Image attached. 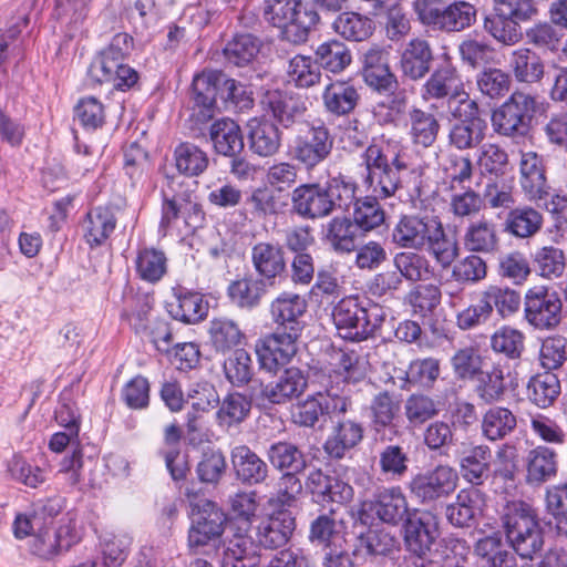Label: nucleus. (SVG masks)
Returning <instances> with one entry per match:
<instances>
[{
  "label": "nucleus",
  "mask_w": 567,
  "mask_h": 567,
  "mask_svg": "<svg viewBox=\"0 0 567 567\" xmlns=\"http://www.w3.org/2000/svg\"><path fill=\"white\" fill-rule=\"evenodd\" d=\"M362 183L374 198L392 197L402 185L401 173L409 168L402 146L393 140H373L361 154Z\"/></svg>",
  "instance_id": "1"
},
{
  "label": "nucleus",
  "mask_w": 567,
  "mask_h": 567,
  "mask_svg": "<svg viewBox=\"0 0 567 567\" xmlns=\"http://www.w3.org/2000/svg\"><path fill=\"white\" fill-rule=\"evenodd\" d=\"M357 200V184L334 177L326 185L302 184L291 194L292 210L303 219H321L336 210L349 212Z\"/></svg>",
  "instance_id": "2"
},
{
  "label": "nucleus",
  "mask_w": 567,
  "mask_h": 567,
  "mask_svg": "<svg viewBox=\"0 0 567 567\" xmlns=\"http://www.w3.org/2000/svg\"><path fill=\"white\" fill-rule=\"evenodd\" d=\"M133 48V38L125 33H116L110 44L92 60L87 78L92 84H112L114 89L125 91L138 80L137 72L125 63Z\"/></svg>",
  "instance_id": "3"
},
{
  "label": "nucleus",
  "mask_w": 567,
  "mask_h": 567,
  "mask_svg": "<svg viewBox=\"0 0 567 567\" xmlns=\"http://www.w3.org/2000/svg\"><path fill=\"white\" fill-rule=\"evenodd\" d=\"M383 308L358 296L341 299L332 310L338 334L350 341H362L374 336L384 321Z\"/></svg>",
  "instance_id": "4"
},
{
  "label": "nucleus",
  "mask_w": 567,
  "mask_h": 567,
  "mask_svg": "<svg viewBox=\"0 0 567 567\" xmlns=\"http://www.w3.org/2000/svg\"><path fill=\"white\" fill-rule=\"evenodd\" d=\"M506 538L523 559H533L544 546V534L534 509L524 502L508 503L502 516Z\"/></svg>",
  "instance_id": "5"
},
{
  "label": "nucleus",
  "mask_w": 567,
  "mask_h": 567,
  "mask_svg": "<svg viewBox=\"0 0 567 567\" xmlns=\"http://www.w3.org/2000/svg\"><path fill=\"white\" fill-rule=\"evenodd\" d=\"M262 11L265 20L282 29L292 43L305 42L319 21L318 12L306 8L302 0H265Z\"/></svg>",
  "instance_id": "6"
},
{
  "label": "nucleus",
  "mask_w": 567,
  "mask_h": 567,
  "mask_svg": "<svg viewBox=\"0 0 567 567\" xmlns=\"http://www.w3.org/2000/svg\"><path fill=\"white\" fill-rule=\"evenodd\" d=\"M413 8L419 20L435 30L461 32L470 28L477 17V10L471 2L443 0H415Z\"/></svg>",
  "instance_id": "7"
},
{
  "label": "nucleus",
  "mask_w": 567,
  "mask_h": 567,
  "mask_svg": "<svg viewBox=\"0 0 567 567\" xmlns=\"http://www.w3.org/2000/svg\"><path fill=\"white\" fill-rule=\"evenodd\" d=\"M358 517L364 525L379 522L396 527L410 517L408 498L400 486L383 487L360 504Z\"/></svg>",
  "instance_id": "8"
},
{
  "label": "nucleus",
  "mask_w": 567,
  "mask_h": 567,
  "mask_svg": "<svg viewBox=\"0 0 567 567\" xmlns=\"http://www.w3.org/2000/svg\"><path fill=\"white\" fill-rule=\"evenodd\" d=\"M536 111L535 97L528 93L514 92L491 117L495 133L506 137L527 134Z\"/></svg>",
  "instance_id": "9"
},
{
  "label": "nucleus",
  "mask_w": 567,
  "mask_h": 567,
  "mask_svg": "<svg viewBox=\"0 0 567 567\" xmlns=\"http://www.w3.org/2000/svg\"><path fill=\"white\" fill-rule=\"evenodd\" d=\"M563 303L556 291L545 286L528 289L524 297V319L536 330L555 329L561 321Z\"/></svg>",
  "instance_id": "10"
},
{
  "label": "nucleus",
  "mask_w": 567,
  "mask_h": 567,
  "mask_svg": "<svg viewBox=\"0 0 567 567\" xmlns=\"http://www.w3.org/2000/svg\"><path fill=\"white\" fill-rule=\"evenodd\" d=\"M226 520V514L216 503L204 499L196 504L188 529L189 549L198 550L218 540L224 534Z\"/></svg>",
  "instance_id": "11"
},
{
  "label": "nucleus",
  "mask_w": 567,
  "mask_h": 567,
  "mask_svg": "<svg viewBox=\"0 0 567 567\" xmlns=\"http://www.w3.org/2000/svg\"><path fill=\"white\" fill-rule=\"evenodd\" d=\"M204 220L203 207L192 194H177L172 198L165 197L159 225L164 234L173 229L178 233H193L203 226Z\"/></svg>",
  "instance_id": "12"
},
{
  "label": "nucleus",
  "mask_w": 567,
  "mask_h": 567,
  "mask_svg": "<svg viewBox=\"0 0 567 567\" xmlns=\"http://www.w3.org/2000/svg\"><path fill=\"white\" fill-rule=\"evenodd\" d=\"M458 474L447 465L414 475L408 484L411 497L422 505H430L447 497L457 487Z\"/></svg>",
  "instance_id": "13"
},
{
  "label": "nucleus",
  "mask_w": 567,
  "mask_h": 567,
  "mask_svg": "<svg viewBox=\"0 0 567 567\" xmlns=\"http://www.w3.org/2000/svg\"><path fill=\"white\" fill-rule=\"evenodd\" d=\"M333 148V137L323 125H312L302 134H298L289 146V155L307 169H313L324 162Z\"/></svg>",
  "instance_id": "14"
},
{
  "label": "nucleus",
  "mask_w": 567,
  "mask_h": 567,
  "mask_svg": "<svg viewBox=\"0 0 567 567\" xmlns=\"http://www.w3.org/2000/svg\"><path fill=\"white\" fill-rule=\"evenodd\" d=\"M299 337L295 332H274L257 340L255 351L261 368L276 371L288 364L297 353Z\"/></svg>",
  "instance_id": "15"
},
{
  "label": "nucleus",
  "mask_w": 567,
  "mask_h": 567,
  "mask_svg": "<svg viewBox=\"0 0 567 567\" xmlns=\"http://www.w3.org/2000/svg\"><path fill=\"white\" fill-rule=\"evenodd\" d=\"M439 536L436 517L424 512L419 517L410 516L403 523V542L406 551L417 558H424Z\"/></svg>",
  "instance_id": "16"
},
{
  "label": "nucleus",
  "mask_w": 567,
  "mask_h": 567,
  "mask_svg": "<svg viewBox=\"0 0 567 567\" xmlns=\"http://www.w3.org/2000/svg\"><path fill=\"white\" fill-rule=\"evenodd\" d=\"M437 220L436 217L404 215L393 227L391 240L400 248L423 250Z\"/></svg>",
  "instance_id": "17"
},
{
  "label": "nucleus",
  "mask_w": 567,
  "mask_h": 567,
  "mask_svg": "<svg viewBox=\"0 0 567 567\" xmlns=\"http://www.w3.org/2000/svg\"><path fill=\"white\" fill-rule=\"evenodd\" d=\"M308 308L306 298L299 293L284 291L276 297L269 307L271 319L278 326L300 336L303 329L301 318Z\"/></svg>",
  "instance_id": "18"
},
{
  "label": "nucleus",
  "mask_w": 567,
  "mask_h": 567,
  "mask_svg": "<svg viewBox=\"0 0 567 567\" xmlns=\"http://www.w3.org/2000/svg\"><path fill=\"white\" fill-rule=\"evenodd\" d=\"M292 513L287 508H274L257 528V542L266 549H276L287 544L295 530Z\"/></svg>",
  "instance_id": "19"
},
{
  "label": "nucleus",
  "mask_w": 567,
  "mask_h": 567,
  "mask_svg": "<svg viewBox=\"0 0 567 567\" xmlns=\"http://www.w3.org/2000/svg\"><path fill=\"white\" fill-rule=\"evenodd\" d=\"M307 379L298 368L286 369L276 380L260 388L259 398L271 404H285L303 393Z\"/></svg>",
  "instance_id": "20"
},
{
  "label": "nucleus",
  "mask_w": 567,
  "mask_h": 567,
  "mask_svg": "<svg viewBox=\"0 0 567 567\" xmlns=\"http://www.w3.org/2000/svg\"><path fill=\"white\" fill-rule=\"evenodd\" d=\"M526 483L530 486H540L557 476L558 455L556 451L546 445L530 449L525 456Z\"/></svg>",
  "instance_id": "21"
},
{
  "label": "nucleus",
  "mask_w": 567,
  "mask_h": 567,
  "mask_svg": "<svg viewBox=\"0 0 567 567\" xmlns=\"http://www.w3.org/2000/svg\"><path fill=\"white\" fill-rule=\"evenodd\" d=\"M306 485L320 502L346 504L351 502L354 495L350 484L336 476H329L319 468L309 473Z\"/></svg>",
  "instance_id": "22"
},
{
  "label": "nucleus",
  "mask_w": 567,
  "mask_h": 567,
  "mask_svg": "<svg viewBox=\"0 0 567 567\" xmlns=\"http://www.w3.org/2000/svg\"><path fill=\"white\" fill-rule=\"evenodd\" d=\"M224 74L219 71L205 70L196 74L192 83V93L195 106L199 109L203 121L214 115L216 99L220 93Z\"/></svg>",
  "instance_id": "23"
},
{
  "label": "nucleus",
  "mask_w": 567,
  "mask_h": 567,
  "mask_svg": "<svg viewBox=\"0 0 567 567\" xmlns=\"http://www.w3.org/2000/svg\"><path fill=\"white\" fill-rule=\"evenodd\" d=\"M389 52L372 45L363 54V76L365 83L377 91H391L396 85V79L390 71L388 63Z\"/></svg>",
  "instance_id": "24"
},
{
  "label": "nucleus",
  "mask_w": 567,
  "mask_h": 567,
  "mask_svg": "<svg viewBox=\"0 0 567 567\" xmlns=\"http://www.w3.org/2000/svg\"><path fill=\"white\" fill-rule=\"evenodd\" d=\"M484 494L476 488L461 489L455 501L445 508L447 522L458 528L470 527L482 512Z\"/></svg>",
  "instance_id": "25"
},
{
  "label": "nucleus",
  "mask_w": 567,
  "mask_h": 567,
  "mask_svg": "<svg viewBox=\"0 0 567 567\" xmlns=\"http://www.w3.org/2000/svg\"><path fill=\"white\" fill-rule=\"evenodd\" d=\"M464 86L460 74L452 65L437 68L421 87V97L424 101L447 99V103Z\"/></svg>",
  "instance_id": "26"
},
{
  "label": "nucleus",
  "mask_w": 567,
  "mask_h": 567,
  "mask_svg": "<svg viewBox=\"0 0 567 567\" xmlns=\"http://www.w3.org/2000/svg\"><path fill=\"white\" fill-rule=\"evenodd\" d=\"M248 142L251 152L260 157L276 155L281 147V132L268 120L251 118L248 124Z\"/></svg>",
  "instance_id": "27"
},
{
  "label": "nucleus",
  "mask_w": 567,
  "mask_h": 567,
  "mask_svg": "<svg viewBox=\"0 0 567 567\" xmlns=\"http://www.w3.org/2000/svg\"><path fill=\"white\" fill-rule=\"evenodd\" d=\"M251 262L256 272L270 285L286 269L282 248L278 244L260 241L251 248Z\"/></svg>",
  "instance_id": "28"
},
{
  "label": "nucleus",
  "mask_w": 567,
  "mask_h": 567,
  "mask_svg": "<svg viewBox=\"0 0 567 567\" xmlns=\"http://www.w3.org/2000/svg\"><path fill=\"white\" fill-rule=\"evenodd\" d=\"M363 439V427L352 420H339L323 444L324 452L332 458L340 460Z\"/></svg>",
  "instance_id": "29"
},
{
  "label": "nucleus",
  "mask_w": 567,
  "mask_h": 567,
  "mask_svg": "<svg viewBox=\"0 0 567 567\" xmlns=\"http://www.w3.org/2000/svg\"><path fill=\"white\" fill-rule=\"evenodd\" d=\"M432 61L429 42L420 38L412 39L401 54V71L406 78L416 81L429 73Z\"/></svg>",
  "instance_id": "30"
},
{
  "label": "nucleus",
  "mask_w": 567,
  "mask_h": 567,
  "mask_svg": "<svg viewBox=\"0 0 567 567\" xmlns=\"http://www.w3.org/2000/svg\"><path fill=\"white\" fill-rule=\"evenodd\" d=\"M326 111L340 116L352 112L359 101V93L349 81L330 80L321 94Z\"/></svg>",
  "instance_id": "31"
},
{
  "label": "nucleus",
  "mask_w": 567,
  "mask_h": 567,
  "mask_svg": "<svg viewBox=\"0 0 567 567\" xmlns=\"http://www.w3.org/2000/svg\"><path fill=\"white\" fill-rule=\"evenodd\" d=\"M209 137L215 152L235 157L244 150V137L239 125L230 118L215 121L209 128Z\"/></svg>",
  "instance_id": "32"
},
{
  "label": "nucleus",
  "mask_w": 567,
  "mask_h": 567,
  "mask_svg": "<svg viewBox=\"0 0 567 567\" xmlns=\"http://www.w3.org/2000/svg\"><path fill=\"white\" fill-rule=\"evenodd\" d=\"M208 338L217 353H227L245 342L246 336L239 324L229 318L219 317L209 321Z\"/></svg>",
  "instance_id": "33"
},
{
  "label": "nucleus",
  "mask_w": 567,
  "mask_h": 567,
  "mask_svg": "<svg viewBox=\"0 0 567 567\" xmlns=\"http://www.w3.org/2000/svg\"><path fill=\"white\" fill-rule=\"evenodd\" d=\"M498 241L496 225L486 218L470 223L464 230L463 245L471 252H493Z\"/></svg>",
  "instance_id": "34"
},
{
  "label": "nucleus",
  "mask_w": 567,
  "mask_h": 567,
  "mask_svg": "<svg viewBox=\"0 0 567 567\" xmlns=\"http://www.w3.org/2000/svg\"><path fill=\"white\" fill-rule=\"evenodd\" d=\"M508 65L516 81L522 83H538L545 74L543 60L528 48L514 50L509 55Z\"/></svg>",
  "instance_id": "35"
},
{
  "label": "nucleus",
  "mask_w": 567,
  "mask_h": 567,
  "mask_svg": "<svg viewBox=\"0 0 567 567\" xmlns=\"http://www.w3.org/2000/svg\"><path fill=\"white\" fill-rule=\"evenodd\" d=\"M231 461L237 476L245 483L258 484L267 476V464L245 445L233 450Z\"/></svg>",
  "instance_id": "36"
},
{
  "label": "nucleus",
  "mask_w": 567,
  "mask_h": 567,
  "mask_svg": "<svg viewBox=\"0 0 567 567\" xmlns=\"http://www.w3.org/2000/svg\"><path fill=\"white\" fill-rule=\"evenodd\" d=\"M250 213L258 219H265L285 212L288 206L287 197L268 186L252 189L246 199Z\"/></svg>",
  "instance_id": "37"
},
{
  "label": "nucleus",
  "mask_w": 567,
  "mask_h": 567,
  "mask_svg": "<svg viewBox=\"0 0 567 567\" xmlns=\"http://www.w3.org/2000/svg\"><path fill=\"white\" fill-rule=\"evenodd\" d=\"M167 311L175 320L197 323L208 313V303L197 292H181L167 303Z\"/></svg>",
  "instance_id": "38"
},
{
  "label": "nucleus",
  "mask_w": 567,
  "mask_h": 567,
  "mask_svg": "<svg viewBox=\"0 0 567 567\" xmlns=\"http://www.w3.org/2000/svg\"><path fill=\"white\" fill-rule=\"evenodd\" d=\"M261 103L264 110L269 112L286 128L292 126L305 112L303 106L279 91H268Z\"/></svg>",
  "instance_id": "39"
},
{
  "label": "nucleus",
  "mask_w": 567,
  "mask_h": 567,
  "mask_svg": "<svg viewBox=\"0 0 567 567\" xmlns=\"http://www.w3.org/2000/svg\"><path fill=\"white\" fill-rule=\"evenodd\" d=\"M519 167L523 189L530 197L540 198L547 187L542 158L535 152L522 153Z\"/></svg>",
  "instance_id": "40"
},
{
  "label": "nucleus",
  "mask_w": 567,
  "mask_h": 567,
  "mask_svg": "<svg viewBox=\"0 0 567 567\" xmlns=\"http://www.w3.org/2000/svg\"><path fill=\"white\" fill-rule=\"evenodd\" d=\"M257 559V546L249 535L237 532L227 542L223 567H251Z\"/></svg>",
  "instance_id": "41"
},
{
  "label": "nucleus",
  "mask_w": 567,
  "mask_h": 567,
  "mask_svg": "<svg viewBox=\"0 0 567 567\" xmlns=\"http://www.w3.org/2000/svg\"><path fill=\"white\" fill-rule=\"evenodd\" d=\"M287 79L298 89H309L320 84L322 71L312 56L297 54L289 60Z\"/></svg>",
  "instance_id": "42"
},
{
  "label": "nucleus",
  "mask_w": 567,
  "mask_h": 567,
  "mask_svg": "<svg viewBox=\"0 0 567 567\" xmlns=\"http://www.w3.org/2000/svg\"><path fill=\"white\" fill-rule=\"evenodd\" d=\"M409 123L413 144L430 147L435 143L441 124L433 113L413 107L409 112Z\"/></svg>",
  "instance_id": "43"
},
{
  "label": "nucleus",
  "mask_w": 567,
  "mask_h": 567,
  "mask_svg": "<svg viewBox=\"0 0 567 567\" xmlns=\"http://www.w3.org/2000/svg\"><path fill=\"white\" fill-rule=\"evenodd\" d=\"M542 214L529 207L512 208L505 219L504 229L516 238H529L542 228Z\"/></svg>",
  "instance_id": "44"
},
{
  "label": "nucleus",
  "mask_w": 567,
  "mask_h": 567,
  "mask_svg": "<svg viewBox=\"0 0 567 567\" xmlns=\"http://www.w3.org/2000/svg\"><path fill=\"white\" fill-rule=\"evenodd\" d=\"M116 219L113 212L106 207L91 209L84 223L86 243L91 247L102 245L114 231Z\"/></svg>",
  "instance_id": "45"
},
{
  "label": "nucleus",
  "mask_w": 567,
  "mask_h": 567,
  "mask_svg": "<svg viewBox=\"0 0 567 567\" xmlns=\"http://www.w3.org/2000/svg\"><path fill=\"white\" fill-rule=\"evenodd\" d=\"M492 460L491 449L486 445H477L461 460V474L464 480L473 485H481L488 477Z\"/></svg>",
  "instance_id": "46"
},
{
  "label": "nucleus",
  "mask_w": 567,
  "mask_h": 567,
  "mask_svg": "<svg viewBox=\"0 0 567 567\" xmlns=\"http://www.w3.org/2000/svg\"><path fill=\"white\" fill-rule=\"evenodd\" d=\"M136 276L148 284L158 282L167 271V258L164 251L155 248H142L135 260Z\"/></svg>",
  "instance_id": "47"
},
{
  "label": "nucleus",
  "mask_w": 567,
  "mask_h": 567,
  "mask_svg": "<svg viewBox=\"0 0 567 567\" xmlns=\"http://www.w3.org/2000/svg\"><path fill=\"white\" fill-rule=\"evenodd\" d=\"M429 237L425 246L429 254L442 268L451 267L458 256L457 241L445 233L440 220L436 221Z\"/></svg>",
  "instance_id": "48"
},
{
  "label": "nucleus",
  "mask_w": 567,
  "mask_h": 567,
  "mask_svg": "<svg viewBox=\"0 0 567 567\" xmlns=\"http://www.w3.org/2000/svg\"><path fill=\"white\" fill-rule=\"evenodd\" d=\"M174 161L177 171L188 177L202 175L209 164L207 153L189 142L181 143L175 147Z\"/></svg>",
  "instance_id": "49"
},
{
  "label": "nucleus",
  "mask_w": 567,
  "mask_h": 567,
  "mask_svg": "<svg viewBox=\"0 0 567 567\" xmlns=\"http://www.w3.org/2000/svg\"><path fill=\"white\" fill-rule=\"evenodd\" d=\"M355 225L347 217H334L323 228V240L337 252L355 249Z\"/></svg>",
  "instance_id": "50"
},
{
  "label": "nucleus",
  "mask_w": 567,
  "mask_h": 567,
  "mask_svg": "<svg viewBox=\"0 0 567 567\" xmlns=\"http://www.w3.org/2000/svg\"><path fill=\"white\" fill-rule=\"evenodd\" d=\"M333 30L348 41H364L374 31V22L357 12H343L333 21Z\"/></svg>",
  "instance_id": "51"
},
{
  "label": "nucleus",
  "mask_w": 567,
  "mask_h": 567,
  "mask_svg": "<svg viewBox=\"0 0 567 567\" xmlns=\"http://www.w3.org/2000/svg\"><path fill=\"white\" fill-rule=\"evenodd\" d=\"M393 265L401 278L412 282L425 281L433 276L430 260L415 251H401L393 258Z\"/></svg>",
  "instance_id": "52"
},
{
  "label": "nucleus",
  "mask_w": 567,
  "mask_h": 567,
  "mask_svg": "<svg viewBox=\"0 0 567 567\" xmlns=\"http://www.w3.org/2000/svg\"><path fill=\"white\" fill-rule=\"evenodd\" d=\"M559 393V379L549 371L538 373L528 381L527 396L538 408L546 409L550 406Z\"/></svg>",
  "instance_id": "53"
},
{
  "label": "nucleus",
  "mask_w": 567,
  "mask_h": 567,
  "mask_svg": "<svg viewBox=\"0 0 567 567\" xmlns=\"http://www.w3.org/2000/svg\"><path fill=\"white\" fill-rule=\"evenodd\" d=\"M474 392L484 404L496 403L505 394L504 373L499 367L494 365L488 370H482L474 379Z\"/></svg>",
  "instance_id": "54"
},
{
  "label": "nucleus",
  "mask_w": 567,
  "mask_h": 567,
  "mask_svg": "<svg viewBox=\"0 0 567 567\" xmlns=\"http://www.w3.org/2000/svg\"><path fill=\"white\" fill-rule=\"evenodd\" d=\"M316 60L320 69L338 74L351 64L352 55L344 43L338 40H330L321 43L316 49Z\"/></svg>",
  "instance_id": "55"
},
{
  "label": "nucleus",
  "mask_w": 567,
  "mask_h": 567,
  "mask_svg": "<svg viewBox=\"0 0 567 567\" xmlns=\"http://www.w3.org/2000/svg\"><path fill=\"white\" fill-rule=\"evenodd\" d=\"M475 553L487 559L491 567H516V558L507 549L499 533L478 539L475 545Z\"/></svg>",
  "instance_id": "56"
},
{
  "label": "nucleus",
  "mask_w": 567,
  "mask_h": 567,
  "mask_svg": "<svg viewBox=\"0 0 567 567\" xmlns=\"http://www.w3.org/2000/svg\"><path fill=\"white\" fill-rule=\"evenodd\" d=\"M487 124L484 120L460 121L455 123L449 134L452 146L460 151L474 148L483 142Z\"/></svg>",
  "instance_id": "57"
},
{
  "label": "nucleus",
  "mask_w": 567,
  "mask_h": 567,
  "mask_svg": "<svg viewBox=\"0 0 567 567\" xmlns=\"http://www.w3.org/2000/svg\"><path fill=\"white\" fill-rule=\"evenodd\" d=\"M516 427V416L513 412L503 406H494L485 412L482 419L483 435L497 441L504 439Z\"/></svg>",
  "instance_id": "58"
},
{
  "label": "nucleus",
  "mask_w": 567,
  "mask_h": 567,
  "mask_svg": "<svg viewBox=\"0 0 567 567\" xmlns=\"http://www.w3.org/2000/svg\"><path fill=\"white\" fill-rule=\"evenodd\" d=\"M333 512L318 516L310 526L309 538L312 543L324 546L328 550L334 547H342L344 542L340 523L332 517Z\"/></svg>",
  "instance_id": "59"
},
{
  "label": "nucleus",
  "mask_w": 567,
  "mask_h": 567,
  "mask_svg": "<svg viewBox=\"0 0 567 567\" xmlns=\"http://www.w3.org/2000/svg\"><path fill=\"white\" fill-rule=\"evenodd\" d=\"M475 163L483 176L493 175L498 177L506 172L508 154L498 144L485 143L476 151Z\"/></svg>",
  "instance_id": "60"
},
{
  "label": "nucleus",
  "mask_w": 567,
  "mask_h": 567,
  "mask_svg": "<svg viewBox=\"0 0 567 567\" xmlns=\"http://www.w3.org/2000/svg\"><path fill=\"white\" fill-rule=\"evenodd\" d=\"M153 308L152 299L146 295H135L126 298L122 318L126 320L136 333L146 332L150 324Z\"/></svg>",
  "instance_id": "61"
},
{
  "label": "nucleus",
  "mask_w": 567,
  "mask_h": 567,
  "mask_svg": "<svg viewBox=\"0 0 567 567\" xmlns=\"http://www.w3.org/2000/svg\"><path fill=\"white\" fill-rule=\"evenodd\" d=\"M484 30L504 45H515L523 39L520 23L494 12L484 19Z\"/></svg>",
  "instance_id": "62"
},
{
  "label": "nucleus",
  "mask_w": 567,
  "mask_h": 567,
  "mask_svg": "<svg viewBox=\"0 0 567 567\" xmlns=\"http://www.w3.org/2000/svg\"><path fill=\"white\" fill-rule=\"evenodd\" d=\"M262 281L241 278L229 284L227 295L231 302L243 309H252L259 305L264 295Z\"/></svg>",
  "instance_id": "63"
},
{
  "label": "nucleus",
  "mask_w": 567,
  "mask_h": 567,
  "mask_svg": "<svg viewBox=\"0 0 567 567\" xmlns=\"http://www.w3.org/2000/svg\"><path fill=\"white\" fill-rule=\"evenodd\" d=\"M331 371L343 382L355 383L365 377V362L355 352L337 351L331 355Z\"/></svg>",
  "instance_id": "64"
}]
</instances>
